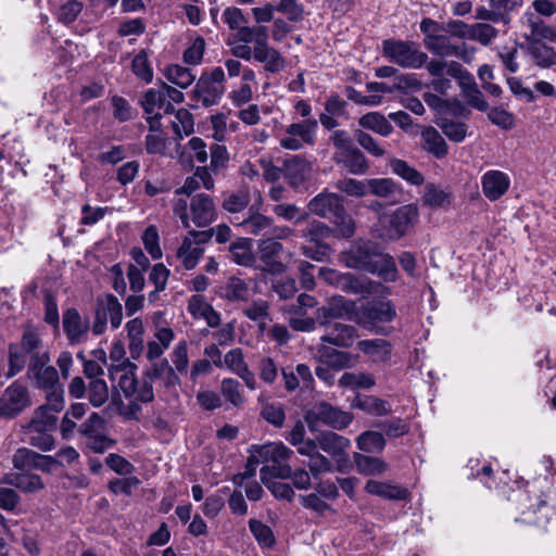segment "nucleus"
Masks as SVG:
<instances>
[{"label": "nucleus", "instance_id": "36", "mask_svg": "<svg viewBox=\"0 0 556 556\" xmlns=\"http://www.w3.org/2000/svg\"><path fill=\"white\" fill-rule=\"evenodd\" d=\"M421 201L424 205L431 208L445 207L451 204L452 193L448 189H442L434 184H427Z\"/></svg>", "mask_w": 556, "mask_h": 556}, {"label": "nucleus", "instance_id": "6", "mask_svg": "<svg viewBox=\"0 0 556 556\" xmlns=\"http://www.w3.org/2000/svg\"><path fill=\"white\" fill-rule=\"evenodd\" d=\"M418 220L417 205H402L391 213L381 214L375 225V232L383 241H397L413 229Z\"/></svg>", "mask_w": 556, "mask_h": 556}, {"label": "nucleus", "instance_id": "10", "mask_svg": "<svg viewBox=\"0 0 556 556\" xmlns=\"http://www.w3.org/2000/svg\"><path fill=\"white\" fill-rule=\"evenodd\" d=\"M305 421L312 431L316 430L320 425L336 430H343L353 421V415L326 401H319L307 409Z\"/></svg>", "mask_w": 556, "mask_h": 556}, {"label": "nucleus", "instance_id": "1", "mask_svg": "<svg viewBox=\"0 0 556 556\" xmlns=\"http://www.w3.org/2000/svg\"><path fill=\"white\" fill-rule=\"evenodd\" d=\"M9 370L7 377L11 378L20 374L26 366V377L30 380L35 377L43 378L51 374V354L49 346L43 342L41 334L34 328L23 331L20 342L9 345Z\"/></svg>", "mask_w": 556, "mask_h": 556}, {"label": "nucleus", "instance_id": "37", "mask_svg": "<svg viewBox=\"0 0 556 556\" xmlns=\"http://www.w3.org/2000/svg\"><path fill=\"white\" fill-rule=\"evenodd\" d=\"M352 406L374 416H384L391 410L387 401L372 395L356 396Z\"/></svg>", "mask_w": 556, "mask_h": 556}, {"label": "nucleus", "instance_id": "56", "mask_svg": "<svg viewBox=\"0 0 556 556\" xmlns=\"http://www.w3.org/2000/svg\"><path fill=\"white\" fill-rule=\"evenodd\" d=\"M38 458L39 453L27 447H21L14 453L12 464L14 468L21 471H29L35 469V464Z\"/></svg>", "mask_w": 556, "mask_h": 556}, {"label": "nucleus", "instance_id": "44", "mask_svg": "<svg viewBox=\"0 0 556 556\" xmlns=\"http://www.w3.org/2000/svg\"><path fill=\"white\" fill-rule=\"evenodd\" d=\"M359 125L363 128L370 129L380 136H388L392 131V125L389 121L378 112H370L365 114L359 119Z\"/></svg>", "mask_w": 556, "mask_h": 556}, {"label": "nucleus", "instance_id": "35", "mask_svg": "<svg viewBox=\"0 0 556 556\" xmlns=\"http://www.w3.org/2000/svg\"><path fill=\"white\" fill-rule=\"evenodd\" d=\"M271 218L260 213H252V207L249 210V216L238 226L242 227L245 233L253 236L266 237L270 229Z\"/></svg>", "mask_w": 556, "mask_h": 556}, {"label": "nucleus", "instance_id": "29", "mask_svg": "<svg viewBox=\"0 0 556 556\" xmlns=\"http://www.w3.org/2000/svg\"><path fill=\"white\" fill-rule=\"evenodd\" d=\"M316 357L321 364L336 370H341L349 367L351 364L350 353L337 350L333 346L326 344H320L317 348Z\"/></svg>", "mask_w": 556, "mask_h": 556}, {"label": "nucleus", "instance_id": "55", "mask_svg": "<svg viewBox=\"0 0 556 556\" xmlns=\"http://www.w3.org/2000/svg\"><path fill=\"white\" fill-rule=\"evenodd\" d=\"M87 395L89 402L94 407L103 405L109 399V388L106 382L103 379L91 380L87 389Z\"/></svg>", "mask_w": 556, "mask_h": 556}, {"label": "nucleus", "instance_id": "53", "mask_svg": "<svg viewBox=\"0 0 556 556\" xmlns=\"http://www.w3.org/2000/svg\"><path fill=\"white\" fill-rule=\"evenodd\" d=\"M498 36V30L488 23H476L470 26V40L489 46Z\"/></svg>", "mask_w": 556, "mask_h": 556}, {"label": "nucleus", "instance_id": "45", "mask_svg": "<svg viewBox=\"0 0 556 556\" xmlns=\"http://www.w3.org/2000/svg\"><path fill=\"white\" fill-rule=\"evenodd\" d=\"M165 76L168 81L182 89L188 88L195 80V75L190 68L177 64L167 66Z\"/></svg>", "mask_w": 556, "mask_h": 556}, {"label": "nucleus", "instance_id": "63", "mask_svg": "<svg viewBox=\"0 0 556 556\" xmlns=\"http://www.w3.org/2000/svg\"><path fill=\"white\" fill-rule=\"evenodd\" d=\"M131 68L134 74L146 83H150L153 79V71L149 63L148 55L144 51H140L131 62Z\"/></svg>", "mask_w": 556, "mask_h": 556}, {"label": "nucleus", "instance_id": "11", "mask_svg": "<svg viewBox=\"0 0 556 556\" xmlns=\"http://www.w3.org/2000/svg\"><path fill=\"white\" fill-rule=\"evenodd\" d=\"M140 104L147 114V123L151 131L161 130L164 126L162 119L165 115L174 112V105L165 100L161 87L147 90L140 100Z\"/></svg>", "mask_w": 556, "mask_h": 556}, {"label": "nucleus", "instance_id": "15", "mask_svg": "<svg viewBox=\"0 0 556 556\" xmlns=\"http://www.w3.org/2000/svg\"><path fill=\"white\" fill-rule=\"evenodd\" d=\"M355 303L352 300L338 295L332 296L325 305L316 309V319L321 326L332 325V320H353Z\"/></svg>", "mask_w": 556, "mask_h": 556}, {"label": "nucleus", "instance_id": "3", "mask_svg": "<svg viewBox=\"0 0 556 556\" xmlns=\"http://www.w3.org/2000/svg\"><path fill=\"white\" fill-rule=\"evenodd\" d=\"M137 365L130 361H123L111 370V378L117 380V386L124 396L129 401L130 407L138 410L140 404L151 403L154 400L153 384L144 379L136 377Z\"/></svg>", "mask_w": 556, "mask_h": 556}, {"label": "nucleus", "instance_id": "24", "mask_svg": "<svg viewBox=\"0 0 556 556\" xmlns=\"http://www.w3.org/2000/svg\"><path fill=\"white\" fill-rule=\"evenodd\" d=\"M357 338L358 331L354 326L342 323H333L332 325L328 326V330L320 338V341L333 346L348 349L353 345Z\"/></svg>", "mask_w": 556, "mask_h": 556}, {"label": "nucleus", "instance_id": "52", "mask_svg": "<svg viewBox=\"0 0 556 556\" xmlns=\"http://www.w3.org/2000/svg\"><path fill=\"white\" fill-rule=\"evenodd\" d=\"M438 126L448 139H465L467 135L471 136V132H467L466 124L455 117H442Z\"/></svg>", "mask_w": 556, "mask_h": 556}, {"label": "nucleus", "instance_id": "47", "mask_svg": "<svg viewBox=\"0 0 556 556\" xmlns=\"http://www.w3.org/2000/svg\"><path fill=\"white\" fill-rule=\"evenodd\" d=\"M357 447L366 453L381 452L386 446L382 433L377 431H365L356 440Z\"/></svg>", "mask_w": 556, "mask_h": 556}, {"label": "nucleus", "instance_id": "16", "mask_svg": "<svg viewBox=\"0 0 556 556\" xmlns=\"http://www.w3.org/2000/svg\"><path fill=\"white\" fill-rule=\"evenodd\" d=\"M396 316V311L391 301H381L364 307L355 321L372 330L378 323H390Z\"/></svg>", "mask_w": 556, "mask_h": 556}, {"label": "nucleus", "instance_id": "21", "mask_svg": "<svg viewBox=\"0 0 556 556\" xmlns=\"http://www.w3.org/2000/svg\"><path fill=\"white\" fill-rule=\"evenodd\" d=\"M260 260L264 264V269L270 274H282L286 265L280 261L283 247L280 242L271 239L261 240L258 244Z\"/></svg>", "mask_w": 556, "mask_h": 556}, {"label": "nucleus", "instance_id": "40", "mask_svg": "<svg viewBox=\"0 0 556 556\" xmlns=\"http://www.w3.org/2000/svg\"><path fill=\"white\" fill-rule=\"evenodd\" d=\"M223 292L224 298L229 301H248L251 295L249 283L236 276L227 279Z\"/></svg>", "mask_w": 556, "mask_h": 556}, {"label": "nucleus", "instance_id": "41", "mask_svg": "<svg viewBox=\"0 0 556 556\" xmlns=\"http://www.w3.org/2000/svg\"><path fill=\"white\" fill-rule=\"evenodd\" d=\"M353 458L357 471L365 476H377L388 469V464L378 457L355 453Z\"/></svg>", "mask_w": 556, "mask_h": 556}, {"label": "nucleus", "instance_id": "61", "mask_svg": "<svg viewBox=\"0 0 556 556\" xmlns=\"http://www.w3.org/2000/svg\"><path fill=\"white\" fill-rule=\"evenodd\" d=\"M332 230L324 223L314 220L302 230V237L308 238L311 243H325L324 240L329 238Z\"/></svg>", "mask_w": 556, "mask_h": 556}, {"label": "nucleus", "instance_id": "39", "mask_svg": "<svg viewBox=\"0 0 556 556\" xmlns=\"http://www.w3.org/2000/svg\"><path fill=\"white\" fill-rule=\"evenodd\" d=\"M515 502L517 503V509L521 510L522 514L527 511L535 514L546 505V501L542 495H539L534 489L519 491L515 495Z\"/></svg>", "mask_w": 556, "mask_h": 556}, {"label": "nucleus", "instance_id": "48", "mask_svg": "<svg viewBox=\"0 0 556 556\" xmlns=\"http://www.w3.org/2000/svg\"><path fill=\"white\" fill-rule=\"evenodd\" d=\"M460 89L469 105L479 111H485L488 109V103L484 100L483 93L478 89L473 76L470 80L463 83Z\"/></svg>", "mask_w": 556, "mask_h": 556}, {"label": "nucleus", "instance_id": "49", "mask_svg": "<svg viewBox=\"0 0 556 556\" xmlns=\"http://www.w3.org/2000/svg\"><path fill=\"white\" fill-rule=\"evenodd\" d=\"M391 168L393 173L414 186L424 184L425 178L422 174L403 160L395 159L391 161Z\"/></svg>", "mask_w": 556, "mask_h": 556}, {"label": "nucleus", "instance_id": "23", "mask_svg": "<svg viewBox=\"0 0 556 556\" xmlns=\"http://www.w3.org/2000/svg\"><path fill=\"white\" fill-rule=\"evenodd\" d=\"M0 397L7 409L8 418L15 417L30 404L27 388L16 381L9 386Z\"/></svg>", "mask_w": 556, "mask_h": 556}, {"label": "nucleus", "instance_id": "54", "mask_svg": "<svg viewBox=\"0 0 556 556\" xmlns=\"http://www.w3.org/2000/svg\"><path fill=\"white\" fill-rule=\"evenodd\" d=\"M375 383V378L369 374L344 372L339 379V386L342 388L370 389Z\"/></svg>", "mask_w": 556, "mask_h": 556}, {"label": "nucleus", "instance_id": "20", "mask_svg": "<svg viewBox=\"0 0 556 556\" xmlns=\"http://www.w3.org/2000/svg\"><path fill=\"white\" fill-rule=\"evenodd\" d=\"M509 186L510 178L502 170L491 169L481 177L482 193L492 202L501 199L508 191Z\"/></svg>", "mask_w": 556, "mask_h": 556}, {"label": "nucleus", "instance_id": "62", "mask_svg": "<svg viewBox=\"0 0 556 556\" xmlns=\"http://www.w3.org/2000/svg\"><path fill=\"white\" fill-rule=\"evenodd\" d=\"M305 465L315 480L324 473L332 472L334 468L332 462L320 453L308 458Z\"/></svg>", "mask_w": 556, "mask_h": 556}, {"label": "nucleus", "instance_id": "18", "mask_svg": "<svg viewBox=\"0 0 556 556\" xmlns=\"http://www.w3.org/2000/svg\"><path fill=\"white\" fill-rule=\"evenodd\" d=\"M62 324L70 344H78L87 339L90 329L89 319L83 318L76 308L71 307L63 313Z\"/></svg>", "mask_w": 556, "mask_h": 556}, {"label": "nucleus", "instance_id": "46", "mask_svg": "<svg viewBox=\"0 0 556 556\" xmlns=\"http://www.w3.org/2000/svg\"><path fill=\"white\" fill-rule=\"evenodd\" d=\"M306 175L307 164L305 162L298 157L286 161L285 177L292 187H299L306 179Z\"/></svg>", "mask_w": 556, "mask_h": 556}, {"label": "nucleus", "instance_id": "64", "mask_svg": "<svg viewBox=\"0 0 556 556\" xmlns=\"http://www.w3.org/2000/svg\"><path fill=\"white\" fill-rule=\"evenodd\" d=\"M317 305V300L307 293H301L296 301L285 307V312L290 316H305L308 308Z\"/></svg>", "mask_w": 556, "mask_h": 556}, {"label": "nucleus", "instance_id": "8", "mask_svg": "<svg viewBox=\"0 0 556 556\" xmlns=\"http://www.w3.org/2000/svg\"><path fill=\"white\" fill-rule=\"evenodd\" d=\"M256 453L265 465L260 470L263 483L270 478L288 479L291 476V466L288 460L293 451L283 443H268L256 447Z\"/></svg>", "mask_w": 556, "mask_h": 556}, {"label": "nucleus", "instance_id": "32", "mask_svg": "<svg viewBox=\"0 0 556 556\" xmlns=\"http://www.w3.org/2000/svg\"><path fill=\"white\" fill-rule=\"evenodd\" d=\"M204 253V248L197 245L191 237H185L177 249V257L188 270L193 269Z\"/></svg>", "mask_w": 556, "mask_h": 556}, {"label": "nucleus", "instance_id": "26", "mask_svg": "<svg viewBox=\"0 0 556 556\" xmlns=\"http://www.w3.org/2000/svg\"><path fill=\"white\" fill-rule=\"evenodd\" d=\"M162 122L164 123V126L160 131L164 135H167L165 132V128L167 127H170L173 132L179 139L184 136H189L193 131V118L190 112L186 109H179L177 111L174 110L172 114L165 115Z\"/></svg>", "mask_w": 556, "mask_h": 556}, {"label": "nucleus", "instance_id": "14", "mask_svg": "<svg viewBox=\"0 0 556 556\" xmlns=\"http://www.w3.org/2000/svg\"><path fill=\"white\" fill-rule=\"evenodd\" d=\"M490 8L483 5L475 10V18L492 23H510V14L518 11L523 5V0H490Z\"/></svg>", "mask_w": 556, "mask_h": 556}, {"label": "nucleus", "instance_id": "42", "mask_svg": "<svg viewBox=\"0 0 556 556\" xmlns=\"http://www.w3.org/2000/svg\"><path fill=\"white\" fill-rule=\"evenodd\" d=\"M230 258L241 266H251L254 262V256L251 251V240L241 238L229 245Z\"/></svg>", "mask_w": 556, "mask_h": 556}, {"label": "nucleus", "instance_id": "4", "mask_svg": "<svg viewBox=\"0 0 556 556\" xmlns=\"http://www.w3.org/2000/svg\"><path fill=\"white\" fill-rule=\"evenodd\" d=\"M308 208L315 215L327 218L334 224L343 238H350L354 235L355 225L344 207L341 195L332 192H321L308 202Z\"/></svg>", "mask_w": 556, "mask_h": 556}, {"label": "nucleus", "instance_id": "59", "mask_svg": "<svg viewBox=\"0 0 556 556\" xmlns=\"http://www.w3.org/2000/svg\"><path fill=\"white\" fill-rule=\"evenodd\" d=\"M104 311L110 319L113 329H117L123 320V307L117 298L113 294H108L105 300L101 302Z\"/></svg>", "mask_w": 556, "mask_h": 556}, {"label": "nucleus", "instance_id": "22", "mask_svg": "<svg viewBox=\"0 0 556 556\" xmlns=\"http://www.w3.org/2000/svg\"><path fill=\"white\" fill-rule=\"evenodd\" d=\"M521 23L529 29V33L525 35L528 43L543 42V40L556 43V29L545 24L544 21L534 13H523Z\"/></svg>", "mask_w": 556, "mask_h": 556}, {"label": "nucleus", "instance_id": "25", "mask_svg": "<svg viewBox=\"0 0 556 556\" xmlns=\"http://www.w3.org/2000/svg\"><path fill=\"white\" fill-rule=\"evenodd\" d=\"M253 59L264 64V70L268 73H279L286 67V59L282 54L268 45L265 40L262 46L253 47Z\"/></svg>", "mask_w": 556, "mask_h": 556}, {"label": "nucleus", "instance_id": "19", "mask_svg": "<svg viewBox=\"0 0 556 556\" xmlns=\"http://www.w3.org/2000/svg\"><path fill=\"white\" fill-rule=\"evenodd\" d=\"M349 142L350 141H336L337 162L342 164L343 167H345L352 174H364L368 168L365 155L361 150L351 147Z\"/></svg>", "mask_w": 556, "mask_h": 556}, {"label": "nucleus", "instance_id": "27", "mask_svg": "<svg viewBox=\"0 0 556 556\" xmlns=\"http://www.w3.org/2000/svg\"><path fill=\"white\" fill-rule=\"evenodd\" d=\"M357 349L374 363H386L392 355V344L384 339L361 340Z\"/></svg>", "mask_w": 556, "mask_h": 556}, {"label": "nucleus", "instance_id": "2", "mask_svg": "<svg viewBox=\"0 0 556 556\" xmlns=\"http://www.w3.org/2000/svg\"><path fill=\"white\" fill-rule=\"evenodd\" d=\"M341 260L346 267L377 275L387 282H394L399 276L393 256L369 240L353 244L341 254Z\"/></svg>", "mask_w": 556, "mask_h": 556}, {"label": "nucleus", "instance_id": "51", "mask_svg": "<svg viewBox=\"0 0 556 556\" xmlns=\"http://www.w3.org/2000/svg\"><path fill=\"white\" fill-rule=\"evenodd\" d=\"M243 314L252 321L258 324L263 331L266 327V320L269 319V304L267 301L257 300L243 309Z\"/></svg>", "mask_w": 556, "mask_h": 556}, {"label": "nucleus", "instance_id": "57", "mask_svg": "<svg viewBox=\"0 0 556 556\" xmlns=\"http://www.w3.org/2000/svg\"><path fill=\"white\" fill-rule=\"evenodd\" d=\"M79 434L87 441L104 432V419L97 413H92L78 428Z\"/></svg>", "mask_w": 556, "mask_h": 556}, {"label": "nucleus", "instance_id": "60", "mask_svg": "<svg viewBox=\"0 0 556 556\" xmlns=\"http://www.w3.org/2000/svg\"><path fill=\"white\" fill-rule=\"evenodd\" d=\"M27 442L38 447L41 451H51L54 446V438L51 432H46L37 429H26Z\"/></svg>", "mask_w": 556, "mask_h": 556}, {"label": "nucleus", "instance_id": "58", "mask_svg": "<svg viewBox=\"0 0 556 556\" xmlns=\"http://www.w3.org/2000/svg\"><path fill=\"white\" fill-rule=\"evenodd\" d=\"M276 11L286 15L288 22L296 23L303 20L304 7L296 0H279Z\"/></svg>", "mask_w": 556, "mask_h": 556}, {"label": "nucleus", "instance_id": "28", "mask_svg": "<svg viewBox=\"0 0 556 556\" xmlns=\"http://www.w3.org/2000/svg\"><path fill=\"white\" fill-rule=\"evenodd\" d=\"M2 482L25 493H35L45 486L40 476L29 471L8 472L4 475Z\"/></svg>", "mask_w": 556, "mask_h": 556}, {"label": "nucleus", "instance_id": "7", "mask_svg": "<svg viewBox=\"0 0 556 556\" xmlns=\"http://www.w3.org/2000/svg\"><path fill=\"white\" fill-rule=\"evenodd\" d=\"M225 80V72L219 66L203 73L191 91L190 105L194 109L217 105L226 91Z\"/></svg>", "mask_w": 556, "mask_h": 556}, {"label": "nucleus", "instance_id": "13", "mask_svg": "<svg viewBox=\"0 0 556 556\" xmlns=\"http://www.w3.org/2000/svg\"><path fill=\"white\" fill-rule=\"evenodd\" d=\"M424 43L431 53L442 59L455 56L468 62L472 52L464 41H457L446 33L431 36L428 40H424Z\"/></svg>", "mask_w": 556, "mask_h": 556}, {"label": "nucleus", "instance_id": "43", "mask_svg": "<svg viewBox=\"0 0 556 556\" xmlns=\"http://www.w3.org/2000/svg\"><path fill=\"white\" fill-rule=\"evenodd\" d=\"M237 39L239 42L260 47L265 40H268V28L263 25L258 26H242L237 30Z\"/></svg>", "mask_w": 556, "mask_h": 556}, {"label": "nucleus", "instance_id": "17", "mask_svg": "<svg viewBox=\"0 0 556 556\" xmlns=\"http://www.w3.org/2000/svg\"><path fill=\"white\" fill-rule=\"evenodd\" d=\"M142 374L144 379L152 384L153 381L161 380L162 387L167 391H172L180 384L179 376L166 358L149 362V366L143 369Z\"/></svg>", "mask_w": 556, "mask_h": 556}, {"label": "nucleus", "instance_id": "50", "mask_svg": "<svg viewBox=\"0 0 556 556\" xmlns=\"http://www.w3.org/2000/svg\"><path fill=\"white\" fill-rule=\"evenodd\" d=\"M249 528L257 543L265 548H271L276 544L273 530L260 520L251 519Z\"/></svg>", "mask_w": 556, "mask_h": 556}, {"label": "nucleus", "instance_id": "38", "mask_svg": "<svg viewBox=\"0 0 556 556\" xmlns=\"http://www.w3.org/2000/svg\"><path fill=\"white\" fill-rule=\"evenodd\" d=\"M528 52L535 65L540 67H551L556 64V52L552 47L544 42H529Z\"/></svg>", "mask_w": 556, "mask_h": 556}, {"label": "nucleus", "instance_id": "12", "mask_svg": "<svg viewBox=\"0 0 556 556\" xmlns=\"http://www.w3.org/2000/svg\"><path fill=\"white\" fill-rule=\"evenodd\" d=\"M47 375L43 378L35 377L29 381L34 388L46 393V404L41 407L55 414L64 408V388L56 368H51V374Z\"/></svg>", "mask_w": 556, "mask_h": 556}, {"label": "nucleus", "instance_id": "33", "mask_svg": "<svg viewBox=\"0 0 556 556\" xmlns=\"http://www.w3.org/2000/svg\"><path fill=\"white\" fill-rule=\"evenodd\" d=\"M318 276L330 286L343 291H355V278L351 273H340L333 268L320 267Z\"/></svg>", "mask_w": 556, "mask_h": 556}, {"label": "nucleus", "instance_id": "34", "mask_svg": "<svg viewBox=\"0 0 556 556\" xmlns=\"http://www.w3.org/2000/svg\"><path fill=\"white\" fill-rule=\"evenodd\" d=\"M127 336L129 339V353L134 359H137L143 352L144 327L140 318H134L126 324Z\"/></svg>", "mask_w": 556, "mask_h": 556}, {"label": "nucleus", "instance_id": "5", "mask_svg": "<svg viewBox=\"0 0 556 556\" xmlns=\"http://www.w3.org/2000/svg\"><path fill=\"white\" fill-rule=\"evenodd\" d=\"M173 212L179 217L184 228H189L192 222L197 227L204 228L217 218L214 200L206 193H195L190 202L178 199L173 204Z\"/></svg>", "mask_w": 556, "mask_h": 556}, {"label": "nucleus", "instance_id": "31", "mask_svg": "<svg viewBox=\"0 0 556 556\" xmlns=\"http://www.w3.org/2000/svg\"><path fill=\"white\" fill-rule=\"evenodd\" d=\"M318 445L325 453L337 458L345 454L351 446V441L341 434L329 431L318 435Z\"/></svg>", "mask_w": 556, "mask_h": 556}, {"label": "nucleus", "instance_id": "30", "mask_svg": "<svg viewBox=\"0 0 556 556\" xmlns=\"http://www.w3.org/2000/svg\"><path fill=\"white\" fill-rule=\"evenodd\" d=\"M365 491L369 494L393 501H404L409 496L408 490L403 486L376 480H368L365 485Z\"/></svg>", "mask_w": 556, "mask_h": 556}, {"label": "nucleus", "instance_id": "9", "mask_svg": "<svg viewBox=\"0 0 556 556\" xmlns=\"http://www.w3.org/2000/svg\"><path fill=\"white\" fill-rule=\"evenodd\" d=\"M382 55L389 62L409 70L421 68L428 60V54L417 42L393 38L382 41Z\"/></svg>", "mask_w": 556, "mask_h": 556}]
</instances>
